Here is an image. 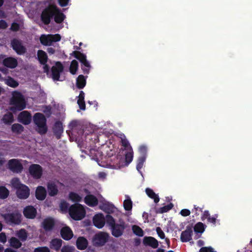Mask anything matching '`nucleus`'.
I'll use <instances>...</instances> for the list:
<instances>
[{
  "label": "nucleus",
  "instance_id": "obj_29",
  "mask_svg": "<svg viewBox=\"0 0 252 252\" xmlns=\"http://www.w3.org/2000/svg\"><path fill=\"white\" fill-rule=\"evenodd\" d=\"M37 58L41 64H46L47 62L48 57L46 52L42 50L37 51Z\"/></svg>",
  "mask_w": 252,
  "mask_h": 252
},
{
  "label": "nucleus",
  "instance_id": "obj_3",
  "mask_svg": "<svg viewBox=\"0 0 252 252\" xmlns=\"http://www.w3.org/2000/svg\"><path fill=\"white\" fill-rule=\"evenodd\" d=\"M68 213L70 217L75 220L83 219L86 215V211L84 208L79 203L71 205L68 209Z\"/></svg>",
  "mask_w": 252,
  "mask_h": 252
},
{
  "label": "nucleus",
  "instance_id": "obj_40",
  "mask_svg": "<svg viewBox=\"0 0 252 252\" xmlns=\"http://www.w3.org/2000/svg\"><path fill=\"white\" fill-rule=\"evenodd\" d=\"M145 160V155H141L140 157L138 158L137 161L136 169L139 172H140V170L142 168Z\"/></svg>",
  "mask_w": 252,
  "mask_h": 252
},
{
  "label": "nucleus",
  "instance_id": "obj_35",
  "mask_svg": "<svg viewBox=\"0 0 252 252\" xmlns=\"http://www.w3.org/2000/svg\"><path fill=\"white\" fill-rule=\"evenodd\" d=\"M9 243L11 247L15 249H19L22 246V243L16 237H12L9 240Z\"/></svg>",
  "mask_w": 252,
  "mask_h": 252
},
{
  "label": "nucleus",
  "instance_id": "obj_6",
  "mask_svg": "<svg viewBox=\"0 0 252 252\" xmlns=\"http://www.w3.org/2000/svg\"><path fill=\"white\" fill-rule=\"evenodd\" d=\"M109 235L108 233L103 232L96 233L93 239L94 245L96 247L103 246L108 241Z\"/></svg>",
  "mask_w": 252,
  "mask_h": 252
},
{
  "label": "nucleus",
  "instance_id": "obj_32",
  "mask_svg": "<svg viewBox=\"0 0 252 252\" xmlns=\"http://www.w3.org/2000/svg\"><path fill=\"white\" fill-rule=\"evenodd\" d=\"M69 199L73 202L78 203L82 201V197L78 193L74 192H70L68 195Z\"/></svg>",
  "mask_w": 252,
  "mask_h": 252
},
{
  "label": "nucleus",
  "instance_id": "obj_9",
  "mask_svg": "<svg viewBox=\"0 0 252 252\" xmlns=\"http://www.w3.org/2000/svg\"><path fill=\"white\" fill-rule=\"evenodd\" d=\"M126 227V222L124 220L120 221V223H115L111 228L112 235L117 238L121 236Z\"/></svg>",
  "mask_w": 252,
  "mask_h": 252
},
{
  "label": "nucleus",
  "instance_id": "obj_43",
  "mask_svg": "<svg viewBox=\"0 0 252 252\" xmlns=\"http://www.w3.org/2000/svg\"><path fill=\"white\" fill-rule=\"evenodd\" d=\"M78 68V63L75 60H73L70 65L69 71L72 74H75Z\"/></svg>",
  "mask_w": 252,
  "mask_h": 252
},
{
  "label": "nucleus",
  "instance_id": "obj_20",
  "mask_svg": "<svg viewBox=\"0 0 252 252\" xmlns=\"http://www.w3.org/2000/svg\"><path fill=\"white\" fill-rule=\"evenodd\" d=\"M143 243L144 245L150 246L154 249H156L158 246V241L152 236L145 237L143 239Z\"/></svg>",
  "mask_w": 252,
  "mask_h": 252
},
{
  "label": "nucleus",
  "instance_id": "obj_60",
  "mask_svg": "<svg viewBox=\"0 0 252 252\" xmlns=\"http://www.w3.org/2000/svg\"><path fill=\"white\" fill-rule=\"evenodd\" d=\"M70 0H58L59 5L62 7L67 6Z\"/></svg>",
  "mask_w": 252,
  "mask_h": 252
},
{
  "label": "nucleus",
  "instance_id": "obj_56",
  "mask_svg": "<svg viewBox=\"0 0 252 252\" xmlns=\"http://www.w3.org/2000/svg\"><path fill=\"white\" fill-rule=\"evenodd\" d=\"M218 218V215L216 214L212 217H209L207 219V221L208 222L212 223L214 225H216L217 221V218Z\"/></svg>",
  "mask_w": 252,
  "mask_h": 252
},
{
  "label": "nucleus",
  "instance_id": "obj_18",
  "mask_svg": "<svg viewBox=\"0 0 252 252\" xmlns=\"http://www.w3.org/2000/svg\"><path fill=\"white\" fill-rule=\"evenodd\" d=\"M53 131L56 138L57 139H60L62 133L63 131V124L61 121H58L55 122L53 128Z\"/></svg>",
  "mask_w": 252,
  "mask_h": 252
},
{
  "label": "nucleus",
  "instance_id": "obj_31",
  "mask_svg": "<svg viewBox=\"0 0 252 252\" xmlns=\"http://www.w3.org/2000/svg\"><path fill=\"white\" fill-rule=\"evenodd\" d=\"M147 195L151 198L153 199L155 203H157L159 201V198L158 194H156L153 189L150 188H147L145 190Z\"/></svg>",
  "mask_w": 252,
  "mask_h": 252
},
{
  "label": "nucleus",
  "instance_id": "obj_12",
  "mask_svg": "<svg viewBox=\"0 0 252 252\" xmlns=\"http://www.w3.org/2000/svg\"><path fill=\"white\" fill-rule=\"evenodd\" d=\"M63 66L60 62H57L51 68L52 78L54 80L59 81L61 73L63 70Z\"/></svg>",
  "mask_w": 252,
  "mask_h": 252
},
{
  "label": "nucleus",
  "instance_id": "obj_61",
  "mask_svg": "<svg viewBox=\"0 0 252 252\" xmlns=\"http://www.w3.org/2000/svg\"><path fill=\"white\" fill-rule=\"evenodd\" d=\"M197 211L202 212V209L201 208L196 206V205H194V208L192 210V213H194L195 215L198 216L199 215V213L197 212Z\"/></svg>",
  "mask_w": 252,
  "mask_h": 252
},
{
  "label": "nucleus",
  "instance_id": "obj_41",
  "mask_svg": "<svg viewBox=\"0 0 252 252\" xmlns=\"http://www.w3.org/2000/svg\"><path fill=\"white\" fill-rule=\"evenodd\" d=\"M17 236L22 241H25L27 239L28 234L25 229H21L18 231Z\"/></svg>",
  "mask_w": 252,
  "mask_h": 252
},
{
  "label": "nucleus",
  "instance_id": "obj_37",
  "mask_svg": "<svg viewBox=\"0 0 252 252\" xmlns=\"http://www.w3.org/2000/svg\"><path fill=\"white\" fill-rule=\"evenodd\" d=\"M126 199L124 200L123 203L124 209L126 211H130L132 208V202L128 195H126Z\"/></svg>",
  "mask_w": 252,
  "mask_h": 252
},
{
  "label": "nucleus",
  "instance_id": "obj_8",
  "mask_svg": "<svg viewBox=\"0 0 252 252\" xmlns=\"http://www.w3.org/2000/svg\"><path fill=\"white\" fill-rule=\"evenodd\" d=\"M11 46L13 50L19 55H22L27 52L26 47L23 45L22 41L18 39L13 38L11 41Z\"/></svg>",
  "mask_w": 252,
  "mask_h": 252
},
{
  "label": "nucleus",
  "instance_id": "obj_49",
  "mask_svg": "<svg viewBox=\"0 0 252 252\" xmlns=\"http://www.w3.org/2000/svg\"><path fill=\"white\" fill-rule=\"evenodd\" d=\"M69 204L65 201H62L60 204V207L62 211L66 212L68 210Z\"/></svg>",
  "mask_w": 252,
  "mask_h": 252
},
{
  "label": "nucleus",
  "instance_id": "obj_57",
  "mask_svg": "<svg viewBox=\"0 0 252 252\" xmlns=\"http://www.w3.org/2000/svg\"><path fill=\"white\" fill-rule=\"evenodd\" d=\"M199 252H214V250L211 247H202Z\"/></svg>",
  "mask_w": 252,
  "mask_h": 252
},
{
  "label": "nucleus",
  "instance_id": "obj_24",
  "mask_svg": "<svg viewBox=\"0 0 252 252\" xmlns=\"http://www.w3.org/2000/svg\"><path fill=\"white\" fill-rule=\"evenodd\" d=\"M77 248L79 250H85L88 245L87 239L83 236L79 237L76 242Z\"/></svg>",
  "mask_w": 252,
  "mask_h": 252
},
{
  "label": "nucleus",
  "instance_id": "obj_63",
  "mask_svg": "<svg viewBox=\"0 0 252 252\" xmlns=\"http://www.w3.org/2000/svg\"><path fill=\"white\" fill-rule=\"evenodd\" d=\"M6 242V236L3 232L0 233V242L4 243Z\"/></svg>",
  "mask_w": 252,
  "mask_h": 252
},
{
  "label": "nucleus",
  "instance_id": "obj_16",
  "mask_svg": "<svg viewBox=\"0 0 252 252\" xmlns=\"http://www.w3.org/2000/svg\"><path fill=\"white\" fill-rule=\"evenodd\" d=\"M60 234L61 237L66 241L70 240L73 236V231L68 226L62 227L60 231Z\"/></svg>",
  "mask_w": 252,
  "mask_h": 252
},
{
  "label": "nucleus",
  "instance_id": "obj_21",
  "mask_svg": "<svg viewBox=\"0 0 252 252\" xmlns=\"http://www.w3.org/2000/svg\"><path fill=\"white\" fill-rule=\"evenodd\" d=\"M2 64L5 67L13 69L18 65V61L16 59L9 57L5 58L3 60Z\"/></svg>",
  "mask_w": 252,
  "mask_h": 252
},
{
  "label": "nucleus",
  "instance_id": "obj_23",
  "mask_svg": "<svg viewBox=\"0 0 252 252\" xmlns=\"http://www.w3.org/2000/svg\"><path fill=\"white\" fill-rule=\"evenodd\" d=\"M63 241L60 238H54L50 242V248L56 252L59 251L63 245Z\"/></svg>",
  "mask_w": 252,
  "mask_h": 252
},
{
  "label": "nucleus",
  "instance_id": "obj_58",
  "mask_svg": "<svg viewBox=\"0 0 252 252\" xmlns=\"http://www.w3.org/2000/svg\"><path fill=\"white\" fill-rule=\"evenodd\" d=\"M190 214V211L187 209H182L180 212V214L184 217L189 216Z\"/></svg>",
  "mask_w": 252,
  "mask_h": 252
},
{
  "label": "nucleus",
  "instance_id": "obj_48",
  "mask_svg": "<svg viewBox=\"0 0 252 252\" xmlns=\"http://www.w3.org/2000/svg\"><path fill=\"white\" fill-rule=\"evenodd\" d=\"M51 43L53 42L59 41L61 39V36L59 34H49Z\"/></svg>",
  "mask_w": 252,
  "mask_h": 252
},
{
  "label": "nucleus",
  "instance_id": "obj_15",
  "mask_svg": "<svg viewBox=\"0 0 252 252\" xmlns=\"http://www.w3.org/2000/svg\"><path fill=\"white\" fill-rule=\"evenodd\" d=\"M192 229L190 226H187L185 230L183 231L181 234V241L182 242H187L192 239Z\"/></svg>",
  "mask_w": 252,
  "mask_h": 252
},
{
  "label": "nucleus",
  "instance_id": "obj_44",
  "mask_svg": "<svg viewBox=\"0 0 252 252\" xmlns=\"http://www.w3.org/2000/svg\"><path fill=\"white\" fill-rule=\"evenodd\" d=\"M173 207V204L171 203L163 207L159 208L157 211V213L162 214L170 210Z\"/></svg>",
  "mask_w": 252,
  "mask_h": 252
},
{
  "label": "nucleus",
  "instance_id": "obj_33",
  "mask_svg": "<svg viewBox=\"0 0 252 252\" xmlns=\"http://www.w3.org/2000/svg\"><path fill=\"white\" fill-rule=\"evenodd\" d=\"M24 129V126L19 124H14L11 126V131L16 134H21Z\"/></svg>",
  "mask_w": 252,
  "mask_h": 252
},
{
  "label": "nucleus",
  "instance_id": "obj_10",
  "mask_svg": "<svg viewBox=\"0 0 252 252\" xmlns=\"http://www.w3.org/2000/svg\"><path fill=\"white\" fill-rule=\"evenodd\" d=\"M8 168L14 173H21L23 169L22 163L17 159H11L8 161Z\"/></svg>",
  "mask_w": 252,
  "mask_h": 252
},
{
  "label": "nucleus",
  "instance_id": "obj_28",
  "mask_svg": "<svg viewBox=\"0 0 252 252\" xmlns=\"http://www.w3.org/2000/svg\"><path fill=\"white\" fill-rule=\"evenodd\" d=\"M48 194L50 196H55L58 193L59 190L57 186L53 183H49L47 184Z\"/></svg>",
  "mask_w": 252,
  "mask_h": 252
},
{
  "label": "nucleus",
  "instance_id": "obj_50",
  "mask_svg": "<svg viewBox=\"0 0 252 252\" xmlns=\"http://www.w3.org/2000/svg\"><path fill=\"white\" fill-rule=\"evenodd\" d=\"M75 249L74 247L69 246V245H66L63 246L62 248L61 249V252H73Z\"/></svg>",
  "mask_w": 252,
  "mask_h": 252
},
{
  "label": "nucleus",
  "instance_id": "obj_4",
  "mask_svg": "<svg viewBox=\"0 0 252 252\" xmlns=\"http://www.w3.org/2000/svg\"><path fill=\"white\" fill-rule=\"evenodd\" d=\"M33 120L37 127L36 130L38 133L40 134H45L48 128L46 125L47 120L45 116L41 113H36L34 115Z\"/></svg>",
  "mask_w": 252,
  "mask_h": 252
},
{
  "label": "nucleus",
  "instance_id": "obj_46",
  "mask_svg": "<svg viewBox=\"0 0 252 252\" xmlns=\"http://www.w3.org/2000/svg\"><path fill=\"white\" fill-rule=\"evenodd\" d=\"M133 154L132 150L130 152H127L125 155V165L127 166L132 160Z\"/></svg>",
  "mask_w": 252,
  "mask_h": 252
},
{
  "label": "nucleus",
  "instance_id": "obj_42",
  "mask_svg": "<svg viewBox=\"0 0 252 252\" xmlns=\"http://www.w3.org/2000/svg\"><path fill=\"white\" fill-rule=\"evenodd\" d=\"M133 232L136 235L142 237L144 235V231L138 225H134L132 227Z\"/></svg>",
  "mask_w": 252,
  "mask_h": 252
},
{
  "label": "nucleus",
  "instance_id": "obj_2",
  "mask_svg": "<svg viewBox=\"0 0 252 252\" xmlns=\"http://www.w3.org/2000/svg\"><path fill=\"white\" fill-rule=\"evenodd\" d=\"M10 104L12 105L10 110L13 112L22 111L26 107V102L24 96L18 92H14L13 93Z\"/></svg>",
  "mask_w": 252,
  "mask_h": 252
},
{
  "label": "nucleus",
  "instance_id": "obj_17",
  "mask_svg": "<svg viewBox=\"0 0 252 252\" xmlns=\"http://www.w3.org/2000/svg\"><path fill=\"white\" fill-rule=\"evenodd\" d=\"M94 225L98 228H102L105 224V218L102 214L95 215L93 218Z\"/></svg>",
  "mask_w": 252,
  "mask_h": 252
},
{
  "label": "nucleus",
  "instance_id": "obj_39",
  "mask_svg": "<svg viewBox=\"0 0 252 252\" xmlns=\"http://www.w3.org/2000/svg\"><path fill=\"white\" fill-rule=\"evenodd\" d=\"M9 194V191L4 186H0V199H4L6 198Z\"/></svg>",
  "mask_w": 252,
  "mask_h": 252
},
{
  "label": "nucleus",
  "instance_id": "obj_59",
  "mask_svg": "<svg viewBox=\"0 0 252 252\" xmlns=\"http://www.w3.org/2000/svg\"><path fill=\"white\" fill-rule=\"evenodd\" d=\"M210 214L208 210L205 211L201 216V220L204 221L205 219H207L209 217H210Z\"/></svg>",
  "mask_w": 252,
  "mask_h": 252
},
{
  "label": "nucleus",
  "instance_id": "obj_11",
  "mask_svg": "<svg viewBox=\"0 0 252 252\" xmlns=\"http://www.w3.org/2000/svg\"><path fill=\"white\" fill-rule=\"evenodd\" d=\"M30 175L36 179H40L43 173L42 167L37 164H32L29 167V169Z\"/></svg>",
  "mask_w": 252,
  "mask_h": 252
},
{
  "label": "nucleus",
  "instance_id": "obj_26",
  "mask_svg": "<svg viewBox=\"0 0 252 252\" xmlns=\"http://www.w3.org/2000/svg\"><path fill=\"white\" fill-rule=\"evenodd\" d=\"M13 114L10 112L5 113L2 117L1 121L6 125H10L14 122Z\"/></svg>",
  "mask_w": 252,
  "mask_h": 252
},
{
  "label": "nucleus",
  "instance_id": "obj_22",
  "mask_svg": "<svg viewBox=\"0 0 252 252\" xmlns=\"http://www.w3.org/2000/svg\"><path fill=\"white\" fill-rule=\"evenodd\" d=\"M47 195L45 188L42 186H38L35 190V197L38 200H44Z\"/></svg>",
  "mask_w": 252,
  "mask_h": 252
},
{
  "label": "nucleus",
  "instance_id": "obj_7",
  "mask_svg": "<svg viewBox=\"0 0 252 252\" xmlns=\"http://www.w3.org/2000/svg\"><path fill=\"white\" fill-rule=\"evenodd\" d=\"M3 217L7 223L10 224H19L21 222V215L18 212L6 213Z\"/></svg>",
  "mask_w": 252,
  "mask_h": 252
},
{
  "label": "nucleus",
  "instance_id": "obj_55",
  "mask_svg": "<svg viewBox=\"0 0 252 252\" xmlns=\"http://www.w3.org/2000/svg\"><path fill=\"white\" fill-rule=\"evenodd\" d=\"M77 103L79 106V108L81 110H85L86 109L85 102L84 100L78 99L77 100Z\"/></svg>",
  "mask_w": 252,
  "mask_h": 252
},
{
  "label": "nucleus",
  "instance_id": "obj_51",
  "mask_svg": "<svg viewBox=\"0 0 252 252\" xmlns=\"http://www.w3.org/2000/svg\"><path fill=\"white\" fill-rule=\"evenodd\" d=\"M50 249L47 247H39L35 248L34 252H50Z\"/></svg>",
  "mask_w": 252,
  "mask_h": 252
},
{
  "label": "nucleus",
  "instance_id": "obj_1",
  "mask_svg": "<svg viewBox=\"0 0 252 252\" xmlns=\"http://www.w3.org/2000/svg\"><path fill=\"white\" fill-rule=\"evenodd\" d=\"M11 184L13 188L16 190L17 197L21 199L28 198L30 194V190L28 186L21 183L18 178H14L11 181Z\"/></svg>",
  "mask_w": 252,
  "mask_h": 252
},
{
  "label": "nucleus",
  "instance_id": "obj_52",
  "mask_svg": "<svg viewBox=\"0 0 252 252\" xmlns=\"http://www.w3.org/2000/svg\"><path fill=\"white\" fill-rule=\"evenodd\" d=\"M121 143L122 145L125 147V149L128 148L129 147L130 150H132L128 141L126 138V137L121 139Z\"/></svg>",
  "mask_w": 252,
  "mask_h": 252
},
{
  "label": "nucleus",
  "instance_id": "obj_45",
  "mask_svg": "<svg viewBox=\"0 0 252 252\" xmlns=\"http://www.w3.org/2000/svg\"><path fill=\"white\" fill-rule=\"evenodd\" d=\"M194 230L196 233H202L205 230V225L201 222H198L195 225Z\"/></svg>",
  "mask_w": 252,
  "mask_h": 252
},
{
  "label": "nucleus",
  "instance_id": "obj_54",
  "mask_svg": "<svg viewBox=\"0 0 252 252\" xmlns=\"http://www.w3.org/2000/svg\"><path fill=\"white\" fill-rule=\"evenodd\" d=\"M156 231L158 236L160 239H163L165 238L164 233L160 227H157L156 228Z\"/></svg>",
  "mask_w": 252,
  "mask_h": 252
},
{
  "label": "nucleus",
  "instance_id": "obj_64",
  "mask_svg": "<svg viewBox=\"0 0 252 252\" xmlns=\"http://www.w3.org/2000/svg\"><path fill=\"white\" fill-rule=\"evenodd\" d=\"M7 27V24L4 20H0V29H5Z\"/></svg>",
  "mask_w": 252,
  "mask_h": 252
},
{
  "label": "nucleus",
  "instance_id": "obj_30",
  "mask_svg": "<svg viewBox=\"0 0 252 252\" xmlns=\"http://www.w3.org/2000/svg\"><path fill=\"white\" fill-rule=\"evenodd\" d=\"M86 84V80L84 75H79L76 79V87L79 89H83Z\"/></svg>",
  "mask_w": 252,
  "mask_h": 252
},
{
  "label": "nucleus",
  "instance_id": "obj_47",
  "mask_svg": "<svg viewBox=\"0 0 252 252\" xmlns=\"http://www.w3.org/2000/svg\"><path fill=\"white\" fill-rule=\"evenodd\" d=\"M111 228L115 223V220L110 215H106L105 218V222Z\"/></svg>",
  "mask_w": 252,
  "mask_h": 252
},
{
  "label": "nucleus",
  "instance_id": "obj_62",
  "mask_svg": "<svg viewBox=\"0 0 252 252\" xmlns=\"http://www.w3.org/2000/svg\"><path fill=\"white\" fill-rule=\"evenodd\" d=\"M19 25L16 23H13L11 26V30L13 31H18L19 30Z\"/></svg>",
  "mask_w": 252,
  "mask_h": 252
},
{
  "label": "nucleus",
  "instance_id": "obj_14",
  "mask_svg": "<svg viewBox=\"0 0 252 252\" xmlns=\"http://www.w3.org/2000/svg\"><path fill=\"white\" fill-rule=\"evenodd\" d=\"M37 211L32 206H27L23 210L24 216L27 219H33L36 216Z\"/></svg>",
  "mask_w": 252,
  "mask_h": 252
},
{
  "label": "nucleus",
  "instance_id": "obj_27",
  "mask_svg": "<svg viewBox=\"0 0 252 252\" xmlns=\"http://www.w3.org/2000/svg\"><path fill=\"white\" fill-rule=\"evenodd\" d=\"M54 15V21L57 24L62 23L65 18V15L57 7V11Z\"/></svg>",
  "mask_w": 252,
  "mask_h": 252
},
{
  "label": "nucleus",
  "instance_id": "obj_19",
  "mask_svg": "<svg viewBox=\"0 0 252 252\" xmlns=\"http://www.w3.org/2000/svg\"><path fill=\"white\" fill-rule=\"evenodd\" d=\"M55 225V220L52 218H47L45 219L42 223V227L46 231H50L52 230Z\"/></svg>",
  "mask_w": 252,
  "mask_h": 252
},
{
  "label": "nucleus",
  "instance_id": "obj_53",
  "mask_svg": "<svg viewBox=\"0 0 252 252\" xmlns=\"http://www.w3.org/2000/svg\"><path fill=\"white\" fill-rule=\"evenodd\" d=\"M104 211L107 213H113L114 211V207L113 205H104Z\"/></svg>",
  "mask_w": 252,
  "mask_h": 252
},
{
  "label": "nucleus",
  "instance_id": "obj_34",
  "mask_svg": "<svg viewBox=\"0 0 252 252\" xmlns=\"http://www.w3.org/2000/svg\"><path fill=\"white\" fill-rule=\"evenodd\" d=\"M5 84L12 88H16L18 85V82L10 76H8L5 80Z\"/></svg>",
  "mask_w": 252,
  "mask_h": 252
},
{
  "label": "nucleus",
  "instance_id": "obj_36",
  "mask_svg": "<svg viewBox=\"0 0 252 252\" xmlns=\"http://www.w3.org/2000/svg\"><path fill=\"white\" fill-rule=\"evenodd\" d=\"M72 56H73L76 59L78 60L81 63L83 62V61H85L86 59V56L83 53H81L78 51H74L70 54Z\"/></svg>",
  "mask_w": 252,
  "mask_h": 252
},
{
  "label": "nucleus",
  "instance_id": "obj_38",
  "mask_svg": "<svg viewBox=\"0 0 252 252\" xmlns=\"http://www.w3.org/2000/svg\"><path fill=\"white\" fill-rule=\"evenodd\" d=\"M39 39L41 43L43 45L47 46L51 45L49 34H42L40 37Z\"/></svg>",
  "mask_w": 252,
  "mask_h": 252
},
{
  "label": "nucleus",
  "instance_id": "obj_25",
  "mask_svg": "<svg viewBox=\"0 0 252 252\" xmlns=\"http://www.w3.org/2000/svg\"><path fill=\"white\" fill-rule=\"evenodd\" d=\"M84 201L86 204L91 207L96 206L98 203L97 198L92 194L86 195L84 198Z\"/></svg>",
  "mask_w": 252,
  "mask_h": 252
},
{
  "label": "nucleus",
  "instance_id": "obj_13",
  "mask_svg": "<svg viewBox=\"0 0 252 252\" xmlns=\"http://www.w3.org/2000/svg\"><path fill=\"white\" fill-rule=\"evenodd\" d=\"M18 121L25 125L30 124L32 121L31 114L28 111H23L18 116Z\"/></svg>",
  "mask_w": 252,
  "mask_h": 252
},
{
  "label": "nucleus",
  "instance_id": "obj_5",
  "mask_svg": "<svg viewBox=\"0 0 252 252\" xmlns=\"http://www.w3.org/2000/svg\"><path fill=\"white\" fill-rule=\"evenodd\" d=\"M57 11V6L50 5L46 7L41 14V20L45 25H48L53 18L55 12Z\"/></svg>",
  "mask_w": 252,
  "mask_h": 252
}]
</instances>
